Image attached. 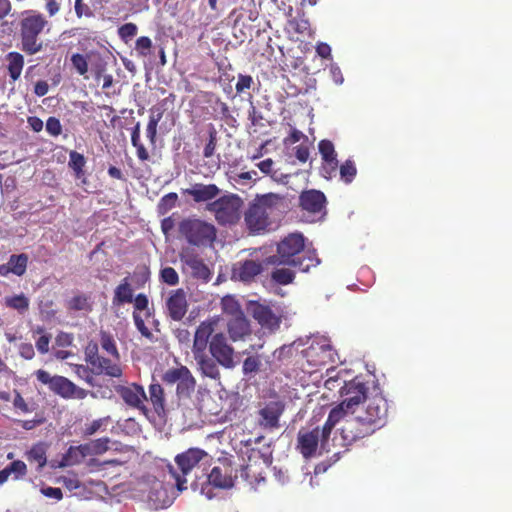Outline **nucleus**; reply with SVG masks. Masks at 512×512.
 <instances>
[{"mask_svg":"<svg viewBox=\"0 0 512 512\" xmlns=\"http://www.w3.org/2000/svg\"><path fill=\"white\" fill-rule=\"evenodd\" d=\"M316 251L305 248V239L300 233H291L277 245V254L268 258L273 265H288L307 272L319 264Z\"/></svg>","mask_w":512,"mask_h":512,"instance_id":"nucleus-1","label":"nucleus"},{"mask_svg":"<svg viewBox=\"0 0 512 512\" xmlns=\"http://www.w3.org/2000/svg\"><path fill=\"white\" fill-rule=\"evenodd\" d=\"M49 21L37 10H25L21 12L19 22V35L21 50L28 55H34L43 48L40 40L45 30L49 31Z\"/></svg>","mask_w":512,"mask_h":512,"instance_id":"nucleus-2","label":"nucleus"},{"mask_svg":"<svg viewBox=\"0 0 512 512\" xmlns=\"http://www.w3.org/2000/svg\"><path fill=\"white\" fill-rule=\"evenodd\" d=\"M279 197L276 194L269 193L258 195L249 203L244 212V222L252 234H260L271 226L272 216L277 210Z\"/></svg>","mask_w":512,"mask_h":512,"instance_id":"nucleus-3","label":"nucleus"},{"mask_svg":"<svg viewBox=\"0 0 512 512\" xmlns=\"http://www.w3.org/2000/svg\"><path fill=\"white\" fill-rule=\"evenodd\" d=\"M214 324L203 321L196 328L192 353L196 361L198 371L205 377L217 380L220 378V370L213 358L207 352L210 340L213 337Z\"/></svg>","mask_w":512,"mask_h":512,"instance_id":"nucleus-4","label":"nucleus"},{"mask_svg":"<svg viewBox=\"0 0 512 512\" xmlns=\"http://www.w3.org/2000/svg\"><path fill=\"white\" fill-rule=\"evenodd\" d=\"M244 201L234 193L225 194L206 205V210L214 215L219 225H235L242 215Z\"/></svg>","mask_w":512,"mask_h":512,"instance_id":"nucleus-5","label":"nucleus"},{"mask_svg":"<svg viewBox=\"0 0 512 512\" xmlns=\"http://www.w3.org/2000/svg\"><path fill=\"white\" fill-rule=\"evenodd\" d=\"M39 382L48 386L50 391L64 399H85L89 391L78 387L71 380L60 375H50L49 372L39 369L36 371Z\"/></svg>","mask_w":512,"mask_h":512,"instance_id":"nucleus-6","label":"nucleus"},{"mask_svg":"<svg viewBox=\"0 0 512 512\" xmlns=\"http://www.w3.org/2000/svg\"><path fill=\"white\" fill-rule=\"evenodd\" d=\"M323 435V428L320 426L302 427L297 433L296 449L305 459L321 455L322 451L327 450L330 439L324 438Z\"/></svg>","mask_w":512,"mask_h":512,"instance_id":"nucleus-7","label":"nucleus"},{"mask_svg":"<svg viewBox=\"0 0 512 512\" xmlns=\"http://www.w3.org/2000/svg\"><path fill=\"white\" fill-rule=\"evenodd\" d=\"M206 451L199 448H189L185 452L178 454L175 457V462L181 471L179 474L173 466L169 465L168 469L171 476L174 478L177 490L182 492L187 489L186 478L188 475L204 458H207Z\"/></svg>","mask_w":512,"mask_h":512,"instance_id":"nucleus-8","label":"nucleus"},{"mask_svg":"<svg viewBox=\"0 0 512 512\" xmlns=\"http://www.w3.org/2000/svg\"><path fill=\"white\" fill-rule=\"evenodd\" d=\"M179 232L190 244L196 246L212 243L216 238L215 226L200 219H185L181 221Z\"/></svg>","mask_w":512,"mask_h":512,"instance_id":"nucleus-9","label":"nucleus"},{"mask_svg":"<svg viewBox=\"0 0 512 512\" xmlns=\"http://www.w3.org/2000/svg\"><path fill=\"white\" fill-rule=\"evenodd\" d=\"M364 404V409L359 414L369 421L377 431L384 427L388 416V403L384 396L376 394Z\"/></svg>","mask_w":512,"mask_h":512,"instance_id":"nucleus-10","label":"nucleus"},{"mask_svg":"<svg viewBox=\"0 0 512 512\" xmlns=\"http://www.w3.org/2000/svg\"><path fill=\"white\" fill-rule=\"evenodd\" d=\"M340 393L344 398L342 403L348 410H351V413H355L356 407L362 402L365 403L370 398L367 395L368 387L359 376L344 382V385L340 388Z\"/></svg>","mask_w":512,"mask_h":512,"instance_id":"nucleus-11","label":"nucleus"},{"mask_svg":"<svg viewBox=\"0 0 512 512\" xmlns=\"http://www.w3.org/2000/svg\"><path fill=\"white\" fill-rule=\"evenodd\" d=\"M377 430L360 414L345 421L341 428V436L347 444L369 437Z\"/></svg>","mask_w":512,"mask_h":512,"instance_id":"nucleus-12","label":"nucleus"},{"mask_svg":"<svg viewBox=\"0 0 512 512\" xmlns=\"http://www.w3.org/2000/svg\"><path fill=\"white\" fill-rule=\"evenodd\" d=\"M209 352L216 365H221L226 369H232L236 363L234 361V349L231 347L226 337L222 333L213 335L210 340Z\"/></svg>","mask_w":512,"mask_h":512,"instance_id":"nucleus-13","label":"nucleus"},{"mask_svg":"<svg viewBox=\"0 0 512 512\" xmlns=\"http://www.w3.org/2000/svg\"><path fill=\"white\" fill-rule=\"evenodd\" d=\"M116 392L126 405L138 409L144 415L148 414L149 409L145 405L147 395L142 385L137 383H131L126 386L120 385L116 388Z\"/></svg>","mask_w":512,"mask_h":512,"instance_id":"nucleus-14","label":"nucleus"},{"mask_svg":"<svg viewBox=\"0 0 512 512\" xmlns=\"http://www.w3.org/2000/svg\"><path fill=\"white\" fill-rule=\"evenodd\" d=\"M303 353L308 364L313 368L322 367L334 362V351L332 346L326 341L311 343Z\"/></svg>","mask_w":512,"mask_h":512,"instance_id":"nucleus-15","label":"nucleus"},{"mask_svg":"<svg viewBox=\"0 0 512 512\" xmlns=\"http://www.w3.org/2000/svg\"><path fill=\"white\" fill-rule=\"evenodd\" d=\"M237 474L231 461L224 459L214 466L208 475V482L217 488L228 489L234 485Z\"/></svg>","mask_w":512,"mask_h":512,"instance_id":"nucleus-16","label":"nucleus"},{"mask_svg":"<svg viewBox=\"0 0 512 512\" xmlns=\"http://www.w3.org/2000/svg\"><path fill=\"white\" fill-rule=\"evenodd\" d=\"M179 259L184 266V271H189L192 277L208 280L210 271L203 259L192 249H183L179 254Z\"/></svg>","mask_w":512,"mask_h":512,"instance_id":"nucleus-17","label":"nucleus"},{"mask_svg":"<svg viewBox=\"0 0 512 512\" xmlns=\"http://www.w3.org/2000/svg\"><path fill=\"white\" fill-rule=\"evenodd\" d=\"M318 150L322 158L321 175L326 179L336 176L338 170V159L334 144L328 139L318 143Z\"/></svg>","mask_w":512,"mask_h":512,"instance_id":"nucleus-18","label":"nucleus"},{"mask_svg":"<svg viewBox=\"0 0 512 512\" xmlns=\"http://www.w3.org/2000/svg\"><path fill=\"white\" fill-rule=\"evenodd\" d=\"M285 410V404L280 401H269L259 410V425L268 430H275L280 427V417Z\"/></svg>","mask_w":512,"mask_h":512,"instance_id":"nucleus-19","label":"nucleus"},{"mask_svg":"<svg viewBox=\"0 0 512 512\" xmlns=\"http://www.w3.org/2000/svg\"><path fill=\"white\" fill-rule=\"evenodd\" d=\"M248 312L264 328L276 330L280 326V318L275 315L269 306L251 301L248 305Z\"/></svg>","mask_w":512,"mask_h":512,"instance_id":"nucleus-20","label":"nucleus"},{"mask_svg":"<svg viewBox=\"0 0 512 512\" xmlns=\"http://www.w3.org/2000/svg\"><path fill=\"white\" fill-rule=\"evenodd\" d=\"M327 204V199L322 191L316 189L304 190L299 196V206L302 210L311 213H322Z\"/></svg>","mask_w":512,"mask_h":512,"instance_id":"nucleus-21","label":"nucleus"},{"mask_svg":"<svg viewBox=\"0 0 512 512\" xmlns=\"http://www.w3.org/2000/svg\"><path fill=\"white\" fill-rule=\"evenodd\" d=\"M166 309L172 320L181 321L184 318L188 310V302L183 289L179 288L170 293L166 300Z\"/></svg>","mask_w":512,"mask_h":512,"instance_id":"nucleus-22","label":"nucleus"},{"mask_svg":"<svg viewBox=\"0 0 512 512\" xmlns=\"http://www.w3.org/2000/svg\"><path fill=\"white\" fill-rule=\"evenodd\" d=\"M29 256L26 253L12 254L7 263L0 264V276L7 277L13 274L22 277L27 271Z\"/></svg>","mask_w":512,"mask_h":512,"instance_id":"nucleus-23","label":"nucleus"},{"mask_svg":"<svg viewBox=\"0 0 512 512\" xmlns=\"http://www.w3.org/2000/svg\"><path fill=\"white\" fill-rule=\"evenodd\" d=\"M239 476L256 489L262 482H265V467L260 462H249L241 467Z\"/></svg>","mask_w":512,"mask_h":512,"instance_id":"nucleus-24","label":"nucleus"},{"mask_svg":"<svg viewBox=\"0 0 512 512\" xmlns=\"http://www.w3.org/2000/svg\"><path fill=\"white\" fill-rule=\"evenodd\" d=\"M184 194L189 195L196 203L208 202L215 199L220 189L216 184L195 183L191 188L185 189Z\"/></svg>","mask_w":512,"mask_h":512,"instance_id":"nucleus-25","label":"nucleus"},{"mask_svg":"<svg viewBox=\"0 0 512 512\" xmlns=\"http://www.w3.org/2000/svg\"><path fill=\"white\" fill-rule=\"evenodd\" d=\"M228 333L233 341L243 339L251 332L250 324L244 313L228 320Z\"/></svg>","mask_w":512,"mask_h":512,"instance_id":"nucleus-26","label":"nucleus"},{"mask_svg":"<svg viewBox=\"0 0 512 512\" xmlns=\"http://www.w3.org/2000/svg\"><path fill=\"white\" fill-rule=\"evenodd\" d=\"M263 270L261 262L255 260H245L239 262L238 267L234 270L238 278L243 282H250Z\"/></svg>","mask_w":512,"mask_h":512,"instance_id":"nucleus-27","label":"nucleus"},{"mask_svg":"<svg viewBox=\"0 0 512 512\" xmlns=\"http://www.w3.org/2000/svg\"><path fill=\"white\" fill-rule=\"evenodd\" d=\"M148 392L149 398L147 400L152 404L155 413L159 416L165 414L166 397L164 388L158 382L153 381L148 387Z\"/></svg>","mask_w":512,"mask_h":512,"instance_id":"nucleus-28","label":"nucleus"},{"mask_svg":"<svg viewBox=\"0 0 512 512\" xmlns=\"http://www.w3.org/2000/svg\"><path fill=\"white\" fill-rule=\"evenodd\" d=\"M351 413V410H348L346 406L341 402L337 406L333 407L323 424V436L324 438H330L331 432L334 427L345 417L347 413Z\"/></svg>","mask_w":512,"mask_h":512,"instance_id":"nucleus-29","label":"nucleus"},{"mask_svg":"<svg viewBox=\"0 0 512 512\" xmlns=\"http://www.w3.org/2000/svg\"><path fill=\"white\" fill-rule=\"evenodd\" d=\"M91 367L97 375L105 374L113 378H119L122 376V369L120 365L102 356H100L95 365H92Z\"/></svg>","mask_w":512,"mask_h":512,"instance_id":"nucleus-30","label":"nucleus"},{"mask_svg":"<svg viewBox=\"0 0 512 512\" xmlns=\"http://www.w3.org/2000/svg\"><path fill=\"white\" fill-rule=\"evenodd\" d=\"M26 459L31 464L37 465V470L41 471L47 464V445L39 442L31 447L26 453Z\"/></svg>","mask_w":512,"mask_h":512,"instance_id":"nucleus-31","label":"nucleus"},{"mask_svg":"<svg viewBox=\"0 0 512 512\" xmlns=\"http://www.w3.org/2000/svg\"><path fill=\"white\" fill-rule=\"evenodd\" d=\"M6 61H7V69L10 78L13 81H16L20 78L23 67H24V57L19 52H9L6 55Z\"/></svg>","mask_w":512,"mask_h":512,"instance_id":"nucleus-32","label":"nucleus"},{"mask_svg":"<svg viewBox=\"0 0 512 512\" xmlns=\"http://www.w3.org/2000/svg\"><path fill=\"white\" fill-rule=\"evenodd\" d=\"M132 301H133V290L128 281V277H126L115 288L112 303H113V305H121L123 303H131Z\"/></svg>","mask_w":512,"mask_h":512,"instance_id":"nucleus-33","label":"nucleus"},{"mask_svg":"<svg viewBox=\"0 0 512 512\" xmlns=\"http://www.w3.org/2000/svg\"><path fill=\"white\" fill-rule=\"evenodd\" d=\"M196 380L187 368L181 380L178 382L176 392L178 396H189L195 389Z\"/></svg>","mask_w":512,"mask_h":512,"instance_id":"nucleus-34","label":"nucleus"},{"mask_svg":"<svg viewBox=\"0 0 512 512\" xmlns=\"http://www.w3.org/2000/svg\"><path fill=\"white\" fill-rule=\"evenodd\" d=\"M288 31L297 35H311L310 22L304 16H297L289 20Z\"/></svg>","mask_w":512,"mask_h":512,"instance_id":"nucleus-35","label":"nucleus"},{"mask_svg":"<svg viewBox=\"0 0 512 512\" xmlns=\"http://www.w3.org/2000/svg\"><path fill=\"white\" fill-rule=\"evenodd\" d=\"M131 143H132L133 147L136 148L137 157L141 162H145V161L149 160V158H150L149 153L140 140V123L139 122H137L136 125L132 129Z\"/></svg>","mask_w":512,"mask_h":512,"instance_id":"nucleus-36","label":"nucleus"},{"mask_svg":"<svg viewBox=\"0 0 512 512\" xmlns=\"http://www.w3.org/2000/svg\"><path fill=\"white\" fill-rule=\"evenodd\" d=\"M4 301L8 308L17 310L19 313H24L29 308V299L23 293L7 296Z\"/></svg>","mask_w":512,"mask_h":512,"instance_id":"nucleus-37","label":"nucleus"},{"mask_svg":"<svg viewBox=\"0 0 512 512\" xmlns=\"http://www.w3.org/2000/svg\"><path fill=\"white\" fill-rule=\"evenodd\" d=\"M223 313L231 318L243 314L239 302L233 296H225L221 300Z\"/></svg>","mask_w":512,"mask_h":512,"instance_id":"nucleus-38","label":"nucleus"},{"mask_svg":"<svg viewBox=\"0 0 512 512\" xmlns=\"http://www.w3.org/2000/svg\"><path fill=\"white\" fill-rule=\"evenodd\" d=\"M86 160L84 156L76 151H71L69 154V167L75 172L76 178H81L84 175V166Z\"/></svg>","mask_w":512,"mask_h":512,"instance_id":"nucleus-39","label":"nucleus"},{"mask_svg":"<svg viewBox=\"0 0 512 512\" xmlns=\"http://www.w3.org/2000/svg\"><path fill=\"white\" fill-rule=\"evenodd\" d=\"M338 169H339V174H340L341 180L343 182H345L346 184L351 183L357 174L356 165H355L354 161H352L350 159H347L340 166L338 165Z\"/></svg>","mask_w":512,"mask_h":512,"instance_id":"nucleus-40","label":"nucleus"},{"mask_svg":"<svg viewBox=\"0 0 512 512\" xmlns=\"http://www.w3.org/2000/svg\"><path fill=\"white\" fill-rule=\"evenodd\" d=\"M66 307L71 311L91 310L89 298L85 294H78L69 299Z\"/></svg>","mask_w":512,"mask_h":512,"instance_id":"nucleus-41","label":"nucleus"},{"mask_svg":"<svg viewBox=\"0 0 512 512\" xmlns=\"http://www.w3.org/2000/svg\"><path fill=\"white\" fill-rule=\"evenodd\" d=\"M271 278L274 282H276L280 285H288L293 282V280L295 278V274L290 269L279 268V269H275L272 272Z\"/></svg>","mask_w":512,"mask_h":512,"instance_id":"nucleus-42","label":"nucleus"},{"mask_svg":"<svg viewBox=\"0 0 512 512\" xmlns=\"http://www.w3.org/2000/svg\"><path fill=\"white\" fill-rule=\"evenodd\" d=\"M187 367L181 365L177 368H171L168 369L163 375L162 380L164 383L168 385L178 384V382L181 380L183 374L185 373Z\"/></svg>","mask_w":512,"mask_h":512,"instance_id":"nucleus-43","label":"nucleus"},{"mask_svg":"<svg viewBox=\"0 0 512 512\" xmlns=\"http://www.w3.org/2000/svg\"><path fill=\"white\" fill-rule=\"evenodd\" d=\"M100 343L102 348L110 355L119 358V352L116 347L115 341L113 337L105 331H101L100 333Z\"/></svg>","mask_w":512,"mask_h":512,"instance_id":"nucleus-44","label":"nucleus"},{"mask_svg":"<svg viewBox=\"0 0 512 512\" xmlns=\"http://www.w3.org/2000/svg\"><path fill=\"white\" fill-rule=\"evenodd\" d=\"M178 201V195L175 192H170L166 195H164L159 203H158V210L160 213L164 214L174 208Z\"/></svg>","mask_w":512,"mask_h":512,"instance_id":"nucleus-45","label":"nucleus"},{"mask_svg":"<svg viewBox=\"0 0 512 512\" xmlns=\"http://www.w3.org/2000/svg\"><path fill=\"white\" fill-rule=\"evenodd\" d=\"M71 63L77 73L85 76L88 72V57L80 53H75L71 56Z\"/></svg>","mask_w":512,"mask_h":512,"instance_id":"nucleus-46","label":"nucleus"},{"mask_svg":"<svg viewBox=\"0 0 512 512\" xmlns=\"http://www.w3.org/2000/svg\"><path fill=\"white\" fill-rule=\"evenodd\" d=\"M35 332L42 334L36 341V348L41 354H46L49 351L51 336L49 334H43L45 332V328L42 326H38L35 329Z\"/></svg>","mask_w":512,"mask_h":512,"instance_id":"nucleus-47","label":"nucleus"},{"mask_svg":"<svg viewBox=\"0 0 512 512\" xmlns=\"http://www.w3.org/2000/svg\"><path fill=\"white\" fill-rule=\"evenodd\" d=\"M160 280L170 286H175L179 283V276L174 268L165 267L160 271Z\"/></svg>","mask_w":512,"mask_h":512,"instance_id":"nucleus-48","label":"nucleus"},{"mask_svg":"<svg viewBox=\"0 0 512 512\" xmlns=\"http://www.w3.org/2000/svg\"><path fill=\"white\" fill-rule=\"evenodd\" d=\"M217 131L211 126L209 130V139L203 150L204 158H210L214 155L217 146Z\"/></svg>","mask_w":512,"mask_h":512,"instance_id":"nucleus-49","label":"nucleus"},{"mask_svg":"<svg viewBox=\"0 0 512 512\" xmlns=\"http://www.w3.org/2000/svg\"><path fill=\"white\" fill-rule=\"evenodd\" d=\"M260 365L261 361L258 356H249L243 362L242 371L244 375L256 373L259 371Z\"/></svg>","mask_w":512,"mask_h":512,"instance_id":"nucleus-50","label":"nucleus"},{"mask_svg":"<svg viewBox=\"0 0 512 512\" xmlns=\"http://www.w3.org/2000/svg\"><path fill=\"white\" fill-rule=\"evenodd\" d=\"M138 31V28L136 24L134 23H125L118 29V35L119 37L125 41L128 42V40L132 39L134 36H136Z\"/></svg>","mask_w":512,"mask_h":512,"instance_id":"nucleus-51","label":"nucleus"},{"mask_svg":"<svg viewBox=\"0 0 512 512\" xmlns=\"http://www.w3.org/2000/svg\"><path fill=\"white\" fill-rule=\"evenodd\" d=\"M151 48H152V41L149 37L141 36L136 40L135 49L140 56H142V57L148 56Z\"/></svg>","mask_w":512,"mask_h":512,"instance_id":"nucleus-52","label":"nucleus"},{"mask_svg":"<svg viewBox=\"0 0 512 512\" xmlns=\"http://www.w3.org/2000/svg\"><path fill=\"white\" fill-rule=\"evenodd\" d=\"M10 474H14V479L18 480L27 474V466L25 462L21 460H15L8 466Z\"/></svg>","mask_w":512,"mask_h":512,"instance_id":"nucleus-53","label":"nucleus"},{"mask_svg":"<svg viewBox=\"0 0 512 512\" xmlns=\"http://www.w3.org/2000/svg\"><path fill=\"white\" fill-rule=\"evenodd\" d=\"M253 84L254 80L251 75L239 74L235 85L236 92L243 94L245 91L249 90Z\"/></svg>","mask_w":512,"mask_h":512,"instance_id":"nucleus-54","label":"nucleus"},{"mask_svg":"<svg viewBox=\"0 0 512 512\" xmlns=\"http://www.w3.org/2000/svg\"><path fill=\"white\" fill-rule=\"evenodd\" d=\"M13 407L16 411H20L25 414L32 412V408L24 400L18 390H14Z\"/></svg>","mask_w":512,"mask_h":512,"instance_id":"nucleus-55","label":"nucleus"},{"mask_svg":"<svg viewBox=\"0 0 512 512\" xmlns=\"http://www.w3.org/2000/svg\"><path fill=\"white\" fill-rule=\"evenodd\" d=\"M100 355L98 354L97 343L90 342L85 349V360L89 365H95L96 361L99 360Z\"/></svg>","mask_w":512,"mask_h":512,"instance_id":"nucleus-56","label":"nucleus"},{"mask_svg":"<svg viewBox=\"0 0 512 512\" xmlns=\"http://www.w3.org/2000/svg\"><path fill=\"white\" fill-rule=\"evenodd\" d=\"M109 438L103 437L91 441L92 449L95 455H101L109 449Z\"/></svg>","mask_w":512,"mask_h":512,"instance_id":"nucleus-57","label":"nucleus"},{"mask_svg":"<svg viewBox=\"0 0 512 512\" xmlns=\"http://www.w3.org/2000/svg\"><path fill=\"white\" fill-rule=\"evenodd\" d=\"M46 131L52 136H58L62 132L60 120L56 117H49L46 121Z\"/></svg>","mask_w":512,"mask_h":512,"instance_id":"nucleus-58","label":"nucleus"},{"mask_svg":"<svg viewBox=\"0 0 512 512\" xmlns=\"http://www.w3.org/2000/svg\"><path fill=\"white\" fill-rule=\"evenodd\" d=\"M133 320H134L137 330L141 333L142 336H144L146 338L152 337V333L148 329V327L145 325L144 319L136 311L133 312Z\"/></svg>","mask_w":512,"mask_h":512,"instance_id":"nucleus-59","label":"nucleus"},{"mask_svg":"<svg viewBox=\"0 0 512 512\" xmlns=\"http://www.w3.org/2000/svg\"><path fill=\"white\" fill-rule=\"evenodd\" d=\"M82 460H83L82 457H79L78 453L70 454V447H69L67 452L62 457V459L59 463V467H66V466L79 464Z\"/></svg>","mask_w":512,"mask_h":512,"instance_id":"nucleus-60","label":"nucleus"},{"mask_svg":"<svg viewBox=\"0 0 512 512\" xmlns=\"http://www.w3.org/2000/svg\"><path fill=\"white\" fill-rule=\"evenodd\" d=\"M72 453H78L79 457H82V459L87 456L95 455L91 442L81 444L79 446H70V454Z\"/></svg>","mask_w":512,"mask_h":512,"instance_id":"nucleus-61","label":"nucleus"},{"mask_svg":"<svg viewBox=\"0 0 512 512\" xmlns=\"http://www.w3.org/2000/svg\"><path fill=\"white\" fill-rule=\"evenodd\" d=\"M60 482L70 491L76 490L81 486V482L74 473L70 476H62Z\"/></svg>","mask_w":512,"mask_h":512,"instance_id":"nucleus-62","label":"nucleus"},{"mask_svg":"<svg viewBox=\"0 0 512 512\" xmlns=\"http://www.w3.org/2000/svg\"><path fill=\"white\" fill-rule=\"evenodd\" d=\"M119 426L127 434H136L140 430L138 422L133 418L124 420Z\"/></svg>","mask_w":512,"mask_h":512,"instance_id":"nucleus-63","label":"nucleus"},{"mask_svg":"<svg viewBox=\"0 0 512 512\" xmlns=\"http://www.w3.org/2000/svg\"><path fill=\"white\" fill-rule=\"evenodd\" d=\"M273 165H274L273 160L271 158H267V159L259 162L257 164V167L259 168V170L262 173H264L266 175H270L273 179H277L276 171L275 172L272 171Z\"/></svg>","mask_w":512,"mask_h":512,"instance_id":"nucleus-64","label":"nucleus"}]
</instances>
